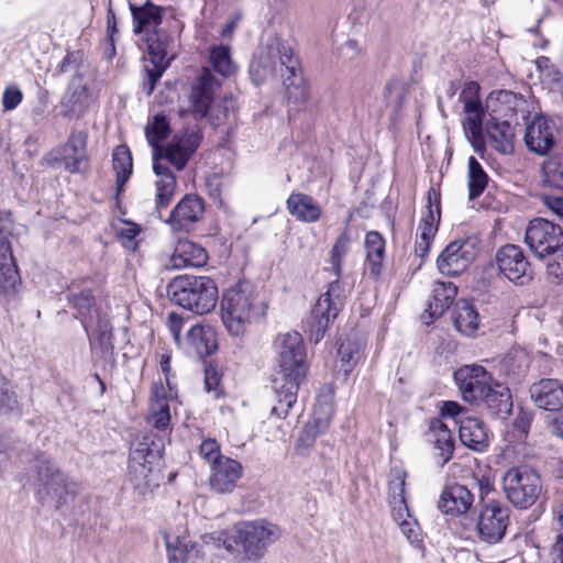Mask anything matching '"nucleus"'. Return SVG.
Segmentation results:
<instances>
[{"mask_svg": "<svg viewBox=\"0 0 563 563\" xmlns=\"http://www.w3.org/2000/svg\"><path fill=\"white\" fill-rule=\"evenodd\" d=\"M457 295V287L451 282H437L432 289L431 300L422 313L424 323H430L441 317L450 308Z\"/></svg>", "mask_w": 563, "mask_h": 563, "instance_id": "27", "label": "nucleus"}, {"mask_svg": "<svg viewBox=\"0 0 563 563\" xmlns=\"http://www.w3.org/2000/svg\"><path fill=\"white\" fill-rule=\"evenodd\" d=\"M258 313L253 286L239 282L227 289L221 299V318L233 336L243 335L252 318Z\"/></svg>", "mask_w": 563, "mask_h": 563, "instance_id": "9", "label": "nucleus"}, {"mask_svg": "<svg viewBox=\"0 0 563 563\" xmlns=\"http://www.w3.org/2000/svg\"><path fill=\"white\" fill-rule=\"evenodd\" d=\"M530 398L543 410L558 411L563 407V383L555 378H542L530 386Z\"/></svg>", "mask_w": 563, "mask_h": 563, "instance_id": "22", "label": "nucleus"}, {"mask_svg": "<svg viewBox=\"0 0 563 563\" xmlns=\"http://www.w3.org/2000/svg\"><path fill=\"white\" fill-rule=\"evenodd\" d=\"M217 82L208 68H203L197 82L192 86L189 96L190 106L179 109L181 117L192 113L196 118L207 115L210 104L213 100L214 87Z\"/></svg>", "mask_w": 563, "mask_h": 563, "instance_id": "20", "label": "nucleus"}, {"mask_svg": "<svg viewBox=\"0 0 563 563\" xmlns=\"http://www.w3.org/2000/svg\"><path fill=\"white\" fill-rule=\"evenodd\" d=\"M479 91L481 87L476 81H466L459 96L463 104V130L476 152L484 150L483 122L486 114Z\"/></svg>", "mask_w": 563, "mask_h": 563, "instance_id": "11", "label": "nucleus"}, {"mask_svg": "<svg viewBox=\"0 0 563 563\" xmlns=\"http://www.w3.org/2000/svg\"><path fill=\"white\" fill-rule=\"evenodd\" d=\"M454 380L464 401L479 404L495 379L482 365L471 364L455 371Z\"/></svg>", "mask_w": 563, "mask_h": 563, "instance_id": "14", "label": "nucleus"}, {"mask_svg": "<svg viewBox=\"0 0 563 563\" xmlns=\"http://www.w3.org/2000/svg\"><path fill=\"white\" fill-rule=\"evenodd\" d=\"M161 369L165 375L166 389H176V386L173 384L170 379V356L168 354H163L161 356Z\"/></svg>", "mask_w": 563, "mask_h": 563, "instance_id": "59", "label": "nucleus"}, {"mask_svg": "<svg viewBox=\"0 0 563 563\" xmlns=\"http://www.w3.org/2000/svg\"><path fill=\"white\" fill-rule=\"evenodd\" d=\"M240 20H241V15L240 14H235L230 21H228L224 24V26H223V29L221 31L222 37L231 36V34L233 33L234 29L239 24Z\"/></svg>", "mask_w": 563, "mask_h": 563, "instance_id": "64", "label": "nucleus"}, {"mask_svg": "<svg viewBox=\"0 0 563 563\" xmlns=\"http://www.w3.org/2000/svg\"><path fill=\"white\" fill-rule=\"evenodd\" d=\"M87 89L73 82L60 101V114L67 119H78L84 114Z\"/></svg>", "mask_w": 563, "mask_h": 563, "instance_id": "37", "label": "nucleus"}, {"mask_svg": "<svg viewBox=\"0 0 563 563\" xmlns=\"http://www.w3.org/2000/svg\"><path fill=\"white\" fill-rule=\"evenodd\" d=\"M205 213V201L196 194L185 195L172 210L166 223L174 232H188Z\"/></svg>", "mask_w": 563, "mask_h": 563, "instance_id": "18", "label": "nucleus"}, {"mask_svg": "<svg viewBox=\"0 0 563 563\" xmlns=\"http://www.w3.org/2000/svg\"><path fill=\"white\" fill-rule=\"evenodd\" d=\"M210 62L213 69L224 77L234 73V65L231 60L230 49L227 46L219 45L211 47Z\"/></svg>", "mask_w": 563, "mask_h": 563, "instance_id": "48", "label": "nucleus"}, {"mask_svg": "<svg viewBox=\"0 0 563 563\" xmlns=\"http://www.w3.org/2000/svg\"><path fill=\"white\" fill-rule=\"evenodd\" d=\"M279 73L283 77L288 102L296 106L308 100V87L292 48L283 42H276L263 48L251 62L250 76L260 85L268 77Z\"/></svg>", "mask_w": 563, "mask_h": 563, "instance_id": "2", "label": "nucleus"}, {"mask_svg": "<svg viewBox=\"0 0 563 563\" xmlns=\"http://www.w3.org/2000/svg\"><path fill=\"white\" fill-rule=\"evenodd\" d=\"M401 532L407 537L410 542L418 541L419 529L417 520L411 516L397 522Z\"/></svg>", "mask_w": 563, "mask_h": 563, "instance_id": "56", "label": "nucleus"}, {"mask_svg": "<svg viewBox=\"0 0 563 563\" xmlns=\"http://www.w3.org/2000/svg\"><path fill=\"white\" fill-rule=\"evenodd\" d=\"M200 135L196 130H186L175 134L166 146L153 153V170L156 176L155 205L156 209L167 208L176 192L177 180L166 163L176 170H183L200 144Z\"/></svg>", "mask_w": 563, "mask_h": 563, "instance_id": "3", "label": "nucleus"}, {"mask_svg": "<svg viewBox=\"0 0 563 563\" xmlns=\"http://www.w3.org/2000/svg\"><path fill=\"white\" fill-rule=\"evenodd\" d=\"M427 213L421 219L415 244L416 255L423 257L428 254L430 245L438 230L437 222L440 219V197L434 188H430L427 194Z\"/></svg>", "mask_w": 563, "mask_h": 563, "instance_id": "19", "label": "nucleus"}, {"mask_svg": "<svg viewBox=\"0 0 563 563\" xmlns=\"http://www.w3.org/2000/svg\"><path fill=\"white\" fill-rule=\"evenodd\" d=\"M167 67L152 65V68L147 65L145 66L146 71V80L144 81V89L146 95H151L155 88L156 81L162 77L164 70Z\"/></svg>", "mask_w": 563, "mask_h": 563, "instance_id": "55", "label": "nucleus"}, {"mask_svg": "<svg viewBox=\"0 0 563 563\" xmlns=\"http://www.w3.org/2000/svg\"><path fill=\"white\" fill-rule=\"evenodd\" d=\"M34 494L40 504L58 510L79 494L80 484L52 459L41 455L35 461Z\"/></svg>", "mask_w": 563, "mask_h": 563, "instance_id": "5", "label": "nucleus"}, {"mask_svg": "<svg viewBox=\"0 0 563 563\" xmlns=\"http://www.w3.org/2000/svg\"><path fill=\"white\" fill-rule=\"evenodd\" d=\"M243 475V467L240 462L231 457L219 460L210 466L209 485L217 494H230L238 486Z\"/></svg>", "mask_w": 563, "mask_h": 563, "instance_id": "21", "label": "nucleus"}, {"mask_svg": "<svg viewBox=\"0 0 563 563\" xmlns=\"http://www.w3.org/2000/svg\"><path fill=\"white\" fill-rule=\"evenodd\" d=\"M332 418V409L330 406L319 405L313 409V423L309 424L302 432L300 437V441H306L307 444H310L314 437L318 433L323 432L324 429L329 426V422Z\"/></svg>", "mask_w": 563, "mask_h": 563, "instance_id": "44", "label": "nucleus"}, {"mask_svg": "<svg viewBox=\"0 0 563 563\" xmlns=\"http://www.w3.org/2000/svg\"><path fill=\"white\" fill-rule=\"evenodd\" d=\"M366 257L371 274L379 276L385 254V240L377 231H371L365 236Z\"/></svg>", "mask_w": 563, "mask_h": 563, "instance_id": "40", "label": "nucleus"}, {"mask_svg": "<svg viewBox=\"0 0 563 563\" xmlns=\"http://www.w3.org/2000/svg\"><path fill=\"white\" fill-rule=\"evenodd\" d=\"M177 405V389H166L162 382L151 388L147 422L157 430H167L170 424V410Z\"/></svg>", "mask_w": 563, "mask_h": 563, "instance_id": "16", "label": "nucleus"}, {"mask_svg": "<svg viewBox=\"0 0 563 563\" xmlns=\"http://www.w3.org/2000/svg\"><path fill=\"white\" fill-rule=\"evenodd\" d=\"M286 203L288 212L300 222L313 223L321 218V207L309 195L292 192Z\"/></svg>", "mask_w": 563, "mask_h": 563, "instance_id": "30", "label": "nucleus"}, {"mask_svg": "<svg viewBox=\"0 0 563 563\" xmlns=\"http://www.w3.org/2000/svg\"><path fill=\"white\" fill-rule=\"evenodd\" d=\"M544 205L563 221V197L545 196Z\"/></svg>", "mask_w": 563, "mask_h": 563, "instance_id": "57", "label": "nucleus"}, {"mask_svg": "<svg viewBox=\"0 0 563 563\" xmlns=\"http://www.w3.org/2000/svg\"><path fill=\"white\" fill-rule=\"evenodd\" d=\"M180 347L199 358L209 356L218 347L216 331L209 325L195 324L187 331Z\"/></svg>", "mask_w": 563, "mask_h": 563, "instance_id": "23", "label": "nucleus"}, {"mask_svg": "<svg viewBox=\"0 0 563 563\" xmlns=\"http://www.w3.org/2000/svg\"><path fill=\"white\" fill-rule=\"evenodd\" d=\"M476 256L475 244L470 240H456L446 245L438 257V268L445 275L464 272Z\"/></svg>", "mask_w": 563, "mask_h": 563, "instance_id": "17", "label": "nucleus"}, {"mask_svg": "<svg viewBox=\"0 0 563 563\" xmlns=\"http://www.w3.org/2000/svg\"><path fill=\"white\" fill-rule=\"evenodd\" d=\"M19 280L20 277L12 249L4 246V252H0V291L4 295L13 294L16 290Z\"/></svg>", "mask_w": 563, "mask_h": 563, "instance_id": "38", "label": "nucleus"}, {"mask_svg": "<svg viewBox=\"0 0 563 563\" xmlns=\"http://www.w3.org/2000/svg\"><path fill=\"white\" fill-rule=\"evenodd\" d=\"M455 329L464 335H473L479 325V316L467 301H460L453 312Z\"/></svg>", "mask_w": 563, "mask_h": 563, "instance_id": "39", "label": "nucleus"}, {"mask_svg": "<svg viewBox=\"0 0 563 563\" xmlns=\"http://www.w3.org/2000/svg\"><path fill=\"white\" fill-rule=\"evenodd\" d=\"M219 382L220 379L214 368H206L205 384L207 391H214L216 396H219V393L217 390Z\"/></svg>", "mask_w": 563, "mask_h": 563, "instance_id": "60", "label": "nucleus"}, {"mask_svg": "<svg viewBox=\"0 0 563 563\" xmlns=\"http://www.w3.org/2000/svg\"><path fill=\"white\" fill-rule=\"evenodd\" d=\"M479 404H484L493 415L505 418L512 409L510 390L504 384L494 380Z\"/></svg>", "mask_w": 563, "mask_h": 563, "instance_id": "34", "label": "nucleus"}, {"mask_svg": "<svg viewBox=\"0 0 563 563\" xmlns=\"http://www.w3.org/2000/svg\"><path fill=\"white\" fill-rule=\"evenodd\" d=\"M406 473L396 471L394 478L389 482V506L391 515L396 522L411 517L407 500H406Z\"/></svg>", "mask_w": 563, "mask_h": 563, "instance_id": "33", "label": "nucleus"}, {"mask_svg": "<svg viewBox=\"0 0 563 563\" xmlns=\"http://www.w3.org/2000/svg\"><path fill=\"white\" fill-rule=\"evenodd\" d=\"M113 169L117 174V191L120 194L123 190L125 183L129 180L132 169V155L125 145L118 146L112 154Z\"/></svg>", "mask_w": 563, "mask_h": 563, "instance_id": "42", "label": "nucleus"}, {"mask_svg": "<svg viewBox=\"0 0 563 563\" xmlns=\"http://www.w3.org/2000/svg\"><path fill=\"white\" fill-rule=\"evenodd\" d=\"M527 147L539 155L547 154L554 145V124L543 117L531 121L525 133Z\"/></svg>", "mask_w": 563, "mask_h": 563, "instance_id": "24", "label": "nucleus"}, {"mask_svg": "<svg viewBox=\"0 0 563 563\" xmlns=\"http://www.w3.org/2000/svg\"><path fill=\"white\" fill-rule=\"evenodd\" d=\"M430 441L439 451L442 459V465L449 462L454 451V440L448 426L440 419H434L430 423Z\"/></svg>", "mask_w": 563, "mask_h": 563, "instance_id": "36", "label": "nucleus"}, {"mask_svg": "<svg viewBox=\"0 0 563 563\" xmlns=\"http://www.w3.org/2000/svg\"><path fill=\"white\" fill-rule=\"evenodd\" d=\"M99 341L101 346L108 349L111 346V327L108 321H99L98 323Z\"/></svg>", "mask_w": 563, "mask_h": 563, "instance_id": "58", "label": "nucleus"}, {"mask_svg": "<svg viewBox=\"0 0 563 563\" xmlns=\"http://www.w3.org/2000/svg\"><path fill=\"white\" fill-rule=\"evenodd\" d=\"M478 488L481 498L486 497L494 489V484L487 476H482L478 479Z\"/></svg>", "mask_w": 563, "mask_h": 563, "instance_id": "63", "label": "nucleus"}, {"mask_svg": "<svg viewBox=\"0 0 563 563\" xmlns=\"http://www.w3.org/2000/svg\"><path fill=\"white\" fill-rule=\"evenodd\" d=\"M147 53L152 65L168 67L175 55L170 54L172 38L164 30H155L146 35Z\"/></svg>", "mask_w": 563, "mask_h": 563, "instance_id": "31", "label": "nucleus"}, {"mask_svg": "<svg viewBox=\"0 0 563 563\" xmlns=\"http://www.w3.org/2000/svg\"><path fill=\"white\" fill-rule=\"evenodd\" d=\"M71 307L77 311V317L81 318V323L88 332L90 327V313L95 303V298L90 290H82L80 292L71 294L68 297Z\"/></svg>", "mask_w": 563, "mask_h": 563, "instance_id": "46", "label": "nucleus"}, {"mask_svg": "<svg viewBox=\"0 0 563 563\" xmlns=\"http://www.w3.org/2000/svg\"><path fill=\"white\" fill-rule=\"evenodd\" d=\"M496 262L500 273L514 284L522 286L532 279L530 263L518 245L507 244L500 247Z\"/></svg>", "mask_w": 563, "mask_h": 563, "instance_id": "15", "label": "nucleus"}, {"mask_svg": "<svg viewBox=\"0 0 563 563\" xmlns=\"http://www.w3.org/2000/svg\"><path fill=\"white\" fill-rule=\"evenodd\" d=\"M208 261L206 250L189 240H179L169 256L167 268L201 267Z\"/></svg>", "mask_w": 563, "mask_h": 563, "instance_id": "26", "label": "nucleus"}, {"mask_svg": "<svg viewBox=\"0 0 563 563\" xmlns=\"http://www.w3.org/2000/svg\"><path fill=\"white\" fill-rule=\"evenodd\" d=\"M20 413L21 406L15 390L11 384L5 382L0 386V415L12 416Z\"/></svg>", "mask_w": 563, "mask_h": 563, "instance_id": "49", "label": "nucleus"}, {"mask_svg": "<svg viewBox=\"0 0 563 563\" xmlns=\"http://www.w3.org/2000/svg\"><path fill=\"white\" fill-rule=\"evenodd\" d=\"M525 242L537 257L543 258L563 246V231L547 219L536 218L526 229Z\"/></svg>", "mask_w": 563, "mask_h": 563, "instance_id": "12", "label": "nucleus"}, {"mask_svg": "<svg viewBox=\"0 0 563 563\" xmlns=\"http://www.w3.org/2000/svg\"><path fill=\"white\" fill-rule=\"evenodd\" d=\"M161 460V448L151 435L133 443L129 459V478L140 496L146 497L159 486Z\"/></svg>", "mask_w": 563, "mask_h": 563, "instance_id": "8", "label": "nucleus"}, {"mask_svg": "<svg viewBox=\"0 0 563 563\" xmlns=\"http://www.w3.org/2000/svg\"><path fill=\"white\" fill-rule=\"evenodd\" d=\"M486 133L492 146L501 154H510L514 151V129L506 121L492 120L487 122Z\"/></svg>", "mask_w": 563, "mask_h": 563, "instance_id": "35", "label": "nucleus"}, {"mask_svg": "<svg viewBox=\"0 0 563 563\" xmlns=\"http://www.w3.org/2000/svg\"><path fill=\"white\" fill-rule=\"evenodd\" d=\"M547 272L559 282L563 280V258L562 262H553L548 264Z\"/></svg>", "mask_w": 563, "mask_h": 563, "instance_id": "62", "label": "nucleus"}, {"mask_svg": "<svg viewBox=\"0 0 563 563\" xmlns=\"http://www.w3.org/2000/svg\"><path fill=\"white\" fill-rule=\"evenodd\" d=\"M510 509L499 501L490 500L485 504L477 517L475 529L483 542L496 544L500 542L509 525Z\"/></svg>", "mask_w": 563, "mask_h": 563, "instance_id": "13", "label": "nucleus"}, {"mask_svg": "<svg viewBox=\"0 0 563 563\" xmlns=\"http://www.w3.org/2000/svg\"><path fill=\"white\" fill-rule=\"evenodd\" d=\"M169 133V123L165 115L156 114L145 128V136L154 152L161 151L159 143L164 141Z\"/></svg>", "mask_w": 563, "mask_h": 563, "instance_id": "45", "label": "nucleus"}, {"mask_svg": "<svg viewBox=\"0 0 563 563\" xmlns=\"http://www.w3.org/2000/svg\"><path fill=\"white\" fill-rule=\"evenodd\" d=\"M274 345L277 356L272 385L278 404L271 413L285 418L297 401L299 385L306 377V350L301 334L296 331L278 334Z\"/></svg>", "mask_w": 563, "mask_h": 563, "instance_id": "1", "label": "nucleus"}, {"mask_svg": "<svg viewBox=\"0 0 563 563\" xmlns=\"http://www.w3.org/2000/svg\"><path fill=\"white\" fill-rule=\"evenodd\" d=\"M350 233L344 230L335 240L330 252L331 269L335 279L329 284L327 291L320 295L306 321V331L314 343L323 339L327 329L338 317L343 306L342 287L339 278L342 274L344 258L350 250Z\"/></svg>", "mask_w": 563, "mask_h": 563, "instance_id": "4", "label": "nucleus"}, {"mask_svg": "<svg viewBox=\"0 0 563 563\" xmlns=\"http://www.w3.org/2000/svg\"><path fill=\"white\" fill-rule=\"evenodd\" d=\"M208 187V195L210 198H212L214 201H218L221 203V183L218 177H212L208 179L207 181Z\"/></svg>", "mask_w": 563, "mask_h": 563, "instance_id": "61", "label": "nucleus"}, {"mask_svg": "<svg viewBox=\"0 0 563 563\" xmlns=\"http://www.w3.org/2000/svg\"><path fill=\"white\" fill-rule=\"evenodd\" d=\"M87 134L84 131L71 132L67 143L62 148V159L70 173H79L87 165Z\"/></svg>", "mask_w": 563, "mask_h": 563, "instance_id": "28", "label": "nucleus"}, {"mask_svg": "<svg viewBox=\"0 0 563 563\" xmlns=\"http://www.w3.org/2000/svg\"><path fill=\"white\" fill-rule=\"evenodd\" d=\"M172 302L196 314L213 310L218 301V287L208 276L179 275L167 285Z\"/></svg>", "mask_w": 563, "mask_h": 563, "instance_id": "7", "label": "nucleus"}, {"mask_svg": "<svg viewBox=\"0 0 563 563\" xmlns=\"http://www.w3.org/2000/svg\"><path fill=\"white\" fill-rule=\"evenodd\" d=\"M464 412L465 408L456 401H444L440 408L441 417L452 418L456 424Z\"/></svg>", "mask_w": 563, "mask_h": 563, "instance_id": "54", "label": "nucleus"}, {"mask_svg": "<svg viewBox=\"0 0 563 563\" xmlns=\"http://www.w3.org/2000/svg\"><path fill=\"white\" fill-rule=\"evenodd\" d=\"M362 354V343L357 340L345 339L338 349L339 371L344 377L353 371Z\"/></svg>", "mask_w": 563, "mask_h": 563, "instance_id": "41", "label": "nucleus"}, {"mask_svg": "<svg viewBox=\"0 0 563 563\" xmlns=\"http://www.w3.org/2000/svg\"><path fill=\"white\" fill-rule=\"evenodd\" d=\"M130 10L134 20L135 33H152L162 22V9L150 0L142 5L130 3Z\"/></svg>", "mask_w": 563, "mask_h": 563, "instance_id": "32", "label": "nucleus"}, {"mask_svg": "<svg viewBox=\"0 0 563 563\" xmlns=\"http://www.w3.org/2000/svg\"><path fill=\"white\" fill-rule=\"evenodd\" d=\"M199 454L210 466L227 457L221 454L220 445L214 439L203 440L199 446Z\"/></svg>", "mask_w": 563, "mask_h": 563, "instance_id": "50", "label": "nucleus"}, {"mask_svg": "<svg viewBox=\"0 0 563 563\" xmlns=\"http://www.w3.org/2000/svg\"><path fill=\"white\" fill-rule=\"evenodd\" d=\"M461 442L475 451L482 452L488 446V434L482 420L476 417H464L459 420Z\"/></svg>", "mask_w": 563, "mask_h": 563, "instance_id": "29", "label": "nucleus"}, {"mask_svg": "<svg viewBox=\"0 0 563 563\" xmlns=\"http://www.w3.org/2000/svg\"><path fill=\"white\" fill-rule=\"evenodd\" d=\"M473 504L474 495L466 486L452 484L443 489L438 507L445 515L461 516L465 515Z\"/></svg>", "mask_w": 563, "mask_h": 563, "instance_id": "25", "label": "nucleus"}, {"mask_svg": "<svg viewBox=\"0 0 563 563\" xmlns=\"http://www.w3.org/2000/svg\"><path fill=\"white\" fill-rule=\"evenodd\" d=\"M282 536L278 526L267 520L243 521L234 526L223 545L231 553L242 554L247 561L261 560L267 549Z\"/></svg>", "mask_w": 563, "mask_h": 563, "instance_id": "6", "label": "nucleus"}, {"mask_svg": "<svg viewBox=\"0 0 563 563\" xmlns=\"http://www.w3.org/2000/svg\"><path fill=\"white\" fill-rule=\"evenodd\" d=\"M467 178L468 198L474 200L484 192L488 184L487 174L474 156L468 158Z\"/></svg>", "mask_w": 563, "mask_h": 563, "instance_id": "43", "label": "nucleus"}, {"mask_svg": "<svg viewBox=\"0 0 563 563\" xmlns=\"http://www.w3.org/2000/svg\"><path fill=\"white\" fill-rule=\"evenodd\" d=\"M11 236L12 220L10 219V213L0 212V252H4V246L11 249Z\"/></svg>", "mask_w": 563, "mask_h": 563, "instance_id": "52", "label": "nucleus"}, {"mask_svg": "<svg viewBox=\"0 0 563 563\" xmlns=\"http://www.w3.org/2000/svg\"><path fill=\"white\" fill-rule=\"evenodd\" d=\"M501 484L507 500L518 509L530 508L542 492L540 475L527 465L510 467Z\"/></svg>", "mask_w": 563, "mask_h": 563, "instance_id": "10", "label": "nucleus"}, {"mask_svg": "<svg viewBox=\"0 0 563 563\" xmlns=\"http://www.w3.org/2000/svg\"><path fill=\"white\" fill-rule=\"evenodd\" d=\"M185 325V318L176 312H170L167 318V327L173 335L174 341L178 346H181L183 340L180 336L181 330Z\"/></svg>", "mask_w": 563, "mask_h": 563, "instance_id": "53", "label": "nucleus"}, {"mask_svg": "<svg viewBox=\"0 0 563 563\" xmlns=\"http://www.w3.org/2000/svg\"><path fill=\"white\" fill-rule=\"evenodd\" d=\"M23 99L22 91L16 86L5 88L2 95V107L4 111L15 109Z\"/></svg>", "mask_w": 563, "mask_h": 563, "instance_id": "51", "label": "nucleus"}, {"mask_svg": "<svg viewBox=\"0 0 563 563\" xmlns=\"http://www.w3.org/2000/svg\"><path fill=\"white\" fill-rule=\"evenodd\" d=\"M543 181L550 187L563 190V155L547 158L542 165Z\"/></svg>", "mask_w": 563, "mask_h": 563, "instance_id": "47", "label": "nucleus"}]
</instances>
